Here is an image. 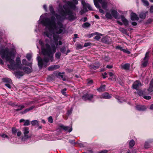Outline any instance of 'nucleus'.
Here are the masks:
<instances>
[{"label":"nucleus","instance_id":"1","mask_svg":"<svg viewBox=\"0 0 153 153\" xmlns=\"http://www.w3.org/2000/svg\"><path fill=\"white\" fill-rule=\"evenodd\" d=\"M50 11L53 15L50 18L46 17L47 13L42 14L38 21V26H36L35 31L37 32L41 30V24L45 27L43 32L45 36L51 38L52 36L48 33H53L55 30L57 33H63L65 31V26L63 25L65 19L72 21L76 19V10L77 9L76 5L71 2L68 1L63 6V10L59 5L58 10L60 15L55 13L52 5L49 7Z\"/></svg>","mask_w":153,"mask_h":153},{"label":"nucleus","instance_id":"2","mask_svg":"<svg viewBox=\"0 0 153 153\" xmlns=\"http://www.w3.org/2000/svg\"><path fill=\"white\" fill-rule=\"evenodd\" d=\"M44 31V29L42 30V35L44 37H48L51 41L48 39H46L45 45L41 40H40L39 41V44L41 46L42 53L44 56L43 59H42L38 54L37 57L38 65L40 68H42L43 67H46L49 65L48 62L50 61L51 62L53 61V55L56 51V46L58 45H61L62 44V42L61 41H59L58 43V41L59 39V34H63L65 33L66 31L65 27V31L63 33H57L55 30L53 33H50V34L52 36L51 38L44 35L43 32ZM48 33L50 34L49 33Z\"/></svg>","mask_w":153,"mask_h":153},{"label":"nucleus","instance_id":"3","mask_svg":"<svg viewBox=\"0 0 153 153\" xmlns=\"http://www.w3.org/2000/svg\"><path fill=\"white\" fill-rule=\"evenodd\" d=\"M0 55L2 59L5 58L7 61H9L10 65L7 66L10 69L13 70L18 68L22 69L21 65L20 64L21 63L20 58L17 57L16 58L15 63L13 60L14 55L12 51H9L8 48L2 49L0 50Z\"/></svg>","mask_w":153,"mask_h":153},{"label":"nucleus","instance_id":"4","mask_svg":"<svg viewBox=\"0 0 153 153\" xmlns=\"http://www.w3.org/2000/svg\"><path fill=\"white\" fill-rule=\"evenodd\" d=\"M98 2L101 4L102 7L103 9H106L107 8V0H94V3L96 7L99 9L100 13L104 14V12L103 10L100 8Z\"/></svg>","mask_w":153,"mask_h":153},{"label":"nucleus","instance_id":"5","mask_svg":"<svg viewBox=\"0 0 153 153\" xmlns=\"http://www.w3.org/2000/svg\"><path fill=\"white\" fill-rule=\"evenodd\" d=\"M22 131L24 136L22 138V140L24 143H27V139L30 138L31 137V135L29 134V128L27 127H24L23 128Z\"/></svg>","mask_w":153,"mask_h":153},{"label":"nucleus","instance_id":"6","mask_svg":"<svg viewBox=\"0 0 153 153\" xmlns=\"http://www.w3.org/2000/svg\"><path fill=\"white\" fill-rule=\"evenodd\" d=\"M81 3L83 5V9L80 11L81 15H82L86 12H87L88 11L87 8H88L90 10H92V7L90 4L86 3L83 0L82 1Z\"/></svg>","mask_w":153,"mask_h":153},{"label":"nucleus","instance_id":"7","mask_svg":"<svg viewBox=\"0 0 153 153\" xmlns=\"http://www.w3.org/2000/svg\"><path fill=\"white\" fill-rule=\"evenodd\" d=\"M149 52H147L145 56L142 61L141 66L143 67H145L147 66L148 63V61L149 59Z\"/></svg>","mask_w":153,"mask_h":153},{"label":"nucleus","instance_id":"8","mask_svg":"<svg viewBox=\"0 0 153 153\" xmlns=\"http://www.w3.org/2000/svg\"><path fill=\"white\" fill-rule=\"evenodd\" d=\"M95 95L91 94H86L82 97V99L84 100H88L90 101L94 102V100L93 99Z\"/></svg>","mask_w":153,"mask_h":153},{"label":"nucleus","instance_id":"9","mask_svg":"<svg viewBox=\"0 0 153 153\" xmlns=\"http://www.w3.org/2000/svg\"><path fill=\"white\" fill-rule=\"evenodd\" d=\"M141 85V83L139 81H136L134 82L132 85L133 88L137 90L139 87Z\"/></svg>","mask_w":153,"mask_h":153},{"label":"nucleus","instance_id":"10","mask_svg":"<svg viewBox=\"0 0 153 153\" xmlns=\"http://www.w3.org/2000/svg\"><path fill=\"white\" fill-rule=\"evenodd\" d=\"M60 126L61 128L63 129L65 131H68L69 132H70L72 130V129L71 127L65 126L63 125H62Z\"/></svg>","mask_w":153,"mask_h":153},{"label":"nucleus","instance_id":"11","mask_svg":"<svg viewBox=\"0 0 153 153\" xmlns=\"http://www.w3.org/2000/svg\"><path fill=\"white\" fill-rule=\"evenodd\" d=\"M136 109L139 111H144L146 109V106L142 105H137L136 107Z\"/></svg>","mask_w":153,"mask_h":153},{"label":"nucleus","instance_id":"12","mask_svg":"<svg viewBox=\"0 0 153 153\" xmlns=\"http://www.w3.org/2000/svg\"><path fill=\"white\" fill-rule=\"evenodd\" d=\"M148 91L150 93L153 92V78L150 81Z\"/></svg>","mask_w":153,"mask_h":153},{"label":"nucleus","instance_id":"13","mask_svg":"<svg viewBox=\"0 0 153 153\" xmlns=\"http://www.w3.org/2000/svg\"><path fill=\"white\" fill-rule=\"evenodd\" d=\"M59 66L57 65H54L48 67V70L49 71H53L59 68Z\"/></svg>","mask_w":153,"mask_h":153},{"label":"nucleus","instance_id":"14","mask_svg":"<svg viewBox=\"0 0 153 153\" xmlns=\"http://www.w3.org/2000/svg\"><path fill=\"white\" fill-rule=\"evenodd\" d=\"M111 13L112 15L115 19H118V13L116 10H111Z\"/></svg>","mask_w":153,"mask_h":153},{"label":"nucleus","instance_id":"15","mask_svg":"<svg viewBox=\"0 0 153 153\" xmlns=\"http://www.w3.org/2000/svg\"><path fill=\"white\" fill-rule=\"evenodd\" d=\"M111 97V96L108 93H105L102 94L100 97L101 98L109 99Z\"/></svg>","mask_w":153,"mask_h":153},{"label":"nucleus","instance_id":"16","mask_svg":"<svg viewBox=\"0 0 153 153\" xmlns=\"http://www.w3.org/2000/svg\"><path fill=\"white\" fill-rule=\"evenodd\" d=\"M131 18L132 20H137L139 18L137 15L135 13H132L131 14Z\"/></svg>","mask_w":153,"mask_h":153},{"label":"nucleus","instance_id":"17","mask_svg":"<svg viewBox=\"0 0 153 153\" xmlns=\"http://www.w3.org/2000/svg\"><path fill=\"white\" fill-rule=\"evenodd\" d=\"M109 76L111 77V78H109V79L112 80V81H116V76L112 72H109Z\"/></svg>","mask_w":153,"mask_h":153},{"label":"nucleus","instance_id":"18","mask_svg":"<svg viewBox=\"0 0 153 153\" xmlns=\"http://www.w3.org/2000/svg\"><path fill=\"white\" fill-rule=\"evenodd\" d=\"M100 65L99 64H92L90 66V68L91 69L96 70L98 69L100 67Z\"/></svg>","mask_w":153,"mask_h":153},{"label":"nucleus","instance_id":"19","mask_svg":"<svg viewBox=\"0 0 153 153\" xmlns=\"http://www.w3.org/2000/svg\"><path fill=\"white\" fill-rule=\"evenodd\" d=\"M94 34V35H97L95 36L94 39L97 40H99L101 38V36H102V34L98 32L95 33Z\"/></svg>","mask_w":153,"mask_h":153},{"label":"nucleus","instance_id":"20","mask_svg":"<svg viewBox=\"0 0 153 153\" xmlns=\"http://www.w3.org/2000/svg\"><path fill=\"white\" fill-rule=\"evenodd\" d=\"M121 19L123 23L126 26L128 25V21L123 16H121Z\"/></svg>","mask_w":153,"mask_h":153},{"label":"nucleus","instance_id":"21","mask_svg":"<svg viewBox=\"0 0 153 153\" xmlns=\"http://www.w3.org/2000/svg\"><path fill=\"white\" fill-rule=\"evenodd\" d=\"M15 106L18 107V108L14 109V111H19L23 109L25 107L24 105H15Z\"/></svg>","mask_w":153,"mask_h":153},{"label":"nucleus","instance_id":"22","mask_svg":"<svg viewBox=\"0 0 153 153\" xmlns=\"http://www.w3.org/2000/svg\"><path fill=\"white\" fill-rule=\"evenodd\" d=\"M122 68L125 70H129L130 67V65L128 63H126L122 65Z\"/></svg>","mask_w":153,"mask_h":153},{"label":"nucleus","instance_id":"23","mask_svg":"<svg viewBox=\"0 0 153 153\" xmlns=\"http://www.w3.org/2000/svg\"><path fill=\"white\" fill-rule=\"evenodd\" d=\"M34 108V106H32L29 108H27L25 109L24 111H22L21 112V113L22 114H25L27 113L28 111H30L32 110Z\"/></svg>","mask_w":153,"mask_h":153},{"label":"nucleus","instance_id":"24","mask_svg":"<svg viewBox=\"0 0 153 153\" xmlns=\"http://www.w3.org/2000/svg\"><path fill=\"white\" fill-rule=\"evenodd\" d=\"M22 69L26 73L29 74L31 72V68H30L27 67H25Z\"/></svg>","mask_w":153,"mask_h":153},{"label":"nucleus","instance_id":"25","mask_svg":"<svg viewBox=\"0 0 153 153\" xmlns=\"http://www.w3.org/2000/svg\"><path fill=\"white\" fill-rule=\"evenodd\" d=\"M23 75V73L20 71H17L15 73V76L17 78H20Z\"/></svg>","mask_w":153,"mask_h":153},{"label":"nucleus","instance_id":"26","mask_svg":"<svg viewBox=\"0 0 153 153\" xmlns=\"http://www.w3.org/2000/svg\"><path fill=\"white\" fill-rule=\"evenodd\" d=\"M105 85H101L100 87L97 89V90L99 92H102L104 91L105 90Z\"/></svg>","mask_w":153,"mask_h":153},{"label":"nucleus","instance_id":"27","mask_svg":"<svg viewBox=\"0 0 153 153\" xmlns=\"http://www.w3.org/2000/svg\"><path fill=\"white\" fill-rule=\"evenodd\" d=\"M2 80L4 82H6V83H12L11 80L9 78H3Z\"/></svg>","mask_w":153,"mask_h":153},{"label":"nucleus","instance_id":"28","mask_svg":"<svg viewBox=\"0 0 153 153\" xmlns=\"http://www.w3.org/2000/svg\"><path fill=\"white\" fill-rule=\"evenodd\" d=\"M102 41L104 43L108 44H110L111 42V41H110L109 39H108V38L106 37L102 39Z\"/></svg>","mask_w":153,"mask_h":153},{"label":"nucleus","instance_id":"29","mask_svg":"<svg viewBox=\"0 0 153 153\" xmlns=\"http://www.w3.org/2000/svg\"><path fill=\"white\" fill-rule=\"evenodd\" d=\"M31 123L33 126L37 125L39 126V121L36 120L32 121Z\"/></svg>","mask_w":153,"mask_h":153},{"label":"nucleus","instance_id":"30","mask_svg":"<svg viewBox=\"0 0 153 153\" xmlns=\"http://www.w3.org/2000/svg\"><path fill=\"white\" fill-rule=\"evenodd\" d=\"M135 144V142L133 140H131L129 142V147L130 148H132Z\"/></svg>","mask_w":153,"mask_h":153},{"label":"nucleus","instance_id":"31","mask_svg":"<svg viewBox=\"0 0 153 153\" xmlns=\"http://www.w3.org/2000/svg\"><path fill=\"white\" fill-rule=\"evenodd\" d=\"M143 5L146 7H149V3L147 0H141Z\"/></svg>","mask_w":153,"mask_h":153},{"label":"nucleus","instance_id":"32","mask_svg":"<svg viewBox=\"0 0 153 153\" xmlns=\"http://www.w3.org/2000/svg\"><path fill=\"white\" fill-rule=\"evenodd\" d=\"M64 73H65L64 72H63L62 73L60 72H59L58 73V74H56V75L57 78H62L63 77L62 74H64Z\"/></svg>","mask_w":153,"mask_h":153},{"label":"nucleus","instance_id":"33","mask_svg":"<svg viewBox=\"0 0 153 153\" xmlns=\"http://www.w3.org/2000/svg\"><path fill=\"white\" fill-rule=\"evenodd\" d=\"M61 55V53L60 52H57L55 54V57L56 58L59 59L60 58V56Z\"/></svg>","mask_w":153,"mask_h":153},{"label":"nucleus","instance_id":"34","mask_svg":"<svg viewBox=\"0 0 153 153\" xmlns=\"http://www.w3.org/2000/svg\"><path fill=\"white\" fill-rule=\"evenodd\" d=\"M90 26V24L88 22H86L84 23L82 25V27L84 28L89 27Z\"/></svg>","mask_w":153,"mask_h":153},{"label":"nucleus","instance_id":"35","mask_svg":"<svg viewBox=\"0 0 153 153\" xmlns=\"http://www.w3.org/2000/svg\"><path fill=\"white\" fill-rule=\"evenodd\" d=\"M105 16L107 19H111L112 17L111 14L108 12H107L105 15Z\"/></svg>","mask_w":153,"mask_h":153},{"label":"nucleus","instance_id":"36","mask_svg":"<svg viewBox=\"0 0 153 153\" xmlns=\"http://www.w3.org/2000/svg\"><path fill=\"white\" fill-rule=\"evenodd\" d=\"M119 30L120 32L123 33L125 34H126L127 33L126 30L123 28L120 27L119 28Z\"/></svg>","mask_w":153,"mask_h":153},{"label":"nucleus","instance_id":"37","mask_svg":"<svg viewBox=\"0 0 153 153\" xmlns=\"http://www.w3.org/2000/svg\"><path fill=\"white\" fill-rule=\"evenodd\" d=\"M140 17V18L144 19L146 17V13H141L139 15Z\"/></svg>","mask_w":153,"mask_h":153},{"label":"nucleus","instance_id":"38","mask_svg":"<svg viewBox=\"0 0 153 153\" xmlns=\"http://www.w3.org/2000/svg\"><path fill=\"white\" fill-rule=\"evenodd\" d=\"M60 50L62 53L65 54L66 48L65 46H63L60 48Z\"/></svg>","mask_w":153,"mask_h":153},{"label":"nucleus","instance_id":"39","mask_svg":"<svg viewBox=\"0 0 153 153\" xmlns=\"http://www.w3.org/2000/svg\"><path fill=\"white\" fill-rule=\"evenodd\" d=\"M150 147V146L149 144V143L147 142H146L145 143L144 147L145 149H148Z\"/></svg>","mask_w":153,"mask_h":153},{"label":"nucleus","instance_id":"40","mask_svg":"<svg viewBox=\"0 0 153 153\" xmlns=\"http://www.w3.org/2000/svg\"><path fill=\"white\" fill-rule=\"evenodd\" d=\"M32 57V55L31 54L27 53V54L26 58L29 61H30L31 60Z\"/></svg>","mask_w":153,"mask_h":153},{"label":"nucleus","instance_id":"41","mask_svg":"<svg viewBox=\"0 0 153 153\" xmlns=\"http://www.w3.org/2000/svg\"><path fill=\"white\" fill-rule=\"evenodd\" d=\"M30 125V121L29 120H25L24 125L25 126H28Z\"/></svg>","mask_w":153,"mask_h":153},{"label":"nucleus","instance_id":"42","mask_svg":"<svg viewBox=\"0 0 153 153\" xmlns=\"http://www.w3.org/2000/svg\"><path fill=\"white\" fill-rule=\"evenodd\" d=\"M83 46L81 45L80 44H78L76 46V49H79L82 48Z\"/></svg>","mask_w":153,"mask_h":153},{"label":"nucleus","instance_id":"43","mask_svg":"<svg viewBox=\"0 0 153 153\" xmlns=\"http://www.w3.org/2000/svg\"><path fill=\"white\" fill-rule=\"evenodd\" d=\"M22 64L24 65H29L28 64V63L27 62V61H26V60L25 59H23L22 60Z\"/></svg>","mask_w":153,"mask_h":153},{"label":"nucleus","instance_id":"44","mask_svg":"<svg viewBox=\"0 0 153 153\" xmlns=\"http://www.w3.org/2000/svg\"><path fill=\"white\" fill-rule=\"evenodd\" d=\"M73 110V108H71L70 110H69L68 111L67 114L68 116H69L71 114Z\"/></svg>","mask_w":153,"mask_h":153},{"label":"nucleus","instance_id":"45","mask_svg":"<svg viewBox=\"0 0 153 153\" xmlns=\"http://www.w3.org/2000/svg\"><path fill=\"white\" fill-rule=\"evenodd\" d=\"M48 121L51 123H52L53 121L52 117L51 116L49 117L48 118Z\"/></svg>","mask_w":153,"mask_h":153},{"label":"nucleus","instance_id":"46","mask_svg":"<svg viewBox=\"0 0 153 153\" xmlns=\"http://www.w3.org/2000/svg\"><path fill=\"white\" fill-rule=\"evenodd\" d=\"M12 131L13 134H15L17 131V129L15 128H12Z\"/></svg>","mask_w":153,"mask_h":153},{"label":"nucleus","instance_id":"47","mask_svg":"<svg viewBox=\"0 0 153 153\" xmlns=\"http://www.w3.org/2000/svg\"><path fill=\"white\" fill-rule=\"evenodd\" d=\"M66 90H67L65 88L64 89H63L61 90V92L62 94L63 95H66Z\"/></svg>","mask_w":153,"mask_h":153},{"label":"nucleus","instance_id":"48","mask_svg":"<svg viewBox=\"0 0 153 153\" xmlns=\"http://www.w3.org/2000/svg\"><path fill=\"white\" fill-rule=\"evenodd\" d=\"M12 83H6L5 84V85L8 88L10 89L11 88V84H12Z\"/></svg>","mask_w":153,"mask_h":153},{"label":"nucleus","instance_id":"49","mask_svg":"<svg viewBox=\"0 0 153 153\" xmlns=\"http://www.w3.org/2000/svg\"><path fill=\"white\" fill-rule=\"evenodd\" d=\"M91 43L90 42H86L85 43V44L84 45L83 47H86L90 46L91 45Z\"/></svg>","mask_w":153,"mask_h":153},{"label":"nucleus","instance_id":"50","mask_svg":"<svg viewBox=\"0 0 153 153\" xmlns=\"http://www.w3.org/2000/svg\"><path fill=\"white\" fill-rule=\"evenodd\" d=\"M143 97L146 100H149L151 98V96H149L144 95L143 96Z\"/></svg>","mask_w":153,"mask_h":153},{"label":"nucleus","instance_id":"51","mask_svg":"<svg viewBox=\"0 0 153 153\" xmlns=\"http://www.w3.org/2000/svg\"><path fill=\"white\" fill-rule=\"evenodd\" d=\"M116 49H118L120 50L121 51H123L122 50H123V48L121 47L120 46H116Z\"/></svg>","mask_w":153,"mask_h":153},{"label":"nucleus","instance_id":"52","mask_svg":"<svg viewBox=\"0 0 153 153\" xmlns=\"http://www.w3.org/2000/svg\"><path fill=\"white\" fill-rule=\"evenodd\" d=\"M123 51L124 53H125L127 54H130V52L128 51L127 49H123Z\"/></svg>","mask_w":153,"mask_h":153},{"label":"nucleus","instance_id":"53","mask_svg":"<svg viewBox=\"0 0 153 153\" xmlns=\"http://www.w3.org/2000/svg\"><path fill=\"white\" fill-rule=\"evenodd\" d=\"M105 61L108 62L109 60V57L108 56H105L104 58Z\"/></svg>","mask_w":153,"mask_h":153},{"label":"nucleus","instance_id":"54","mask_svg":"<svg viewBox=\"0 0 153 153\" xmlns=\"http://www.w3.org/2000/svg\"><path fill=\"white\" fill-rule=\"evenodd\" d=\"M1 136L3 138H8V137L5 134H2L1 135Z\"/></svg>","mask_w":153,"mask_h":153},{"label":"nucleus","instance_id":"55","mask_svg":"<svg viewBox=\"0 0 153 153\" xmlns=\"http://www.w3.org/2000/svg\"><path fill=\"white\" fill-rule=\"evenodd\" d=\"M43 7L44 9L45 10V12H47V5L46 4H44L43 6Z\"/></svg>","mask_w":153,"mask_h":153},{"label":"nucleus","instance_id":"56","mask_svg":"<svg viewBox=\"0 0 153 153\" xmlns=\"http://www.w3.org/2000/svg\"><path fill=\"white\" fill-rule=\"evenodd\" d=\"M108 152V151L106 150H103L101 151L99 153H107Z\"/></svg>","mask_w":153,"mask_h":153},{"label":"nucleus","instance_id":"57","mask_svg":"<svg viewBox=\"0 0 153 153\" xmlns=\"http://www.w3.org/2000/svg\"><path fill=\"white\" fill-rule=\"evenodd\" d=\"M87 18L85 17L83 19H82L81 20L83 21V22H85L87 20Z\"/></svg>","mask_w":153,"mask_h":153},{"label":"nucleus","instance_id":"58","mask_svg":"<svg viewBox=\"0 0 153 153\" xmlns=\"http://www.w3.org/2000/svg\"><path fill=\"white\" fill-rule=\"evenodd\" d=\"M79 145L80 147H83L84 146V144L81 143H79Z\"/></svg>","mask_w":153,"mask_h":153},{"label":"nucleus","instance_id":"59","mask_svg":"<svg viewBox=\"0 0 153 153\" xmlns=\"http://www.w3.org/2000/svg\"><path fill=\"white\" fill-rule=\"evenodd\" d=\"M21 134L22 133L20 131H18L17 132V135L18 137L20 136L21 135Z\"/></svg>","mask_w":153,"mask_h":153},{"label":"nucleus","instance_id":"60","mask_svg":"<svg viewBox=\"0 0 153 153\" xmlns=\"http://www.w3.org/2000/svg\"><path fill=\"white\" fill-rule=\"evenodd\" d=\"M150 11L151 13L153 12V6H152L150 7Z\"/></svg>","mask_w":153,"mask_h":153},{"label":"nucleus","instance_id":"61","mask_svg":"<svg viewBox=\"0 0 153 153\" xmlns=\"http://www.w3.org/2000/svg\"><path fill=\"white\" fill-rule=\"evenodd\" d=\"M69 142L71 144H73L75 143L74 140H69Z\"/></svg>","mask_w":153,"mask_h":153},{"label":"nucleus","instance_id":"62","mask_svg":"<svg viewBox=\"0 0 153 153\" xmlns=\"http://www.w3.org/2000/svg\"><path fill=\"white\" fill-rule=\"evenodd\" d=\"M92 83H93V81L91 80L89 81L88 82V84L89 85H91V84H92Z\"/></svg>","mask_w":153,"mask_h":153},{"label":"nucleus","instance_id":"63","mask_svg":"<svg viewBox=\"0 0 153 153\" xmlns=\"http://www.w3.org/2000/svg\"><path fill=\"white\" fill-rule=\"evenodd\" d=\"M74 3L75 4H77L78 3V1L77 0H72Z\"/></svg>","mask_w":153,"mask_h":153},{"label":"nucleus","instance_id":"64","mask_svg":"<svg viewBox=\"0 0 153 153\" xmlns=\"http://www.w3.org/2000/svg\"><path fill=\"white\" fill-rule=\"evenodd\" d=\"M106 67L108 68H112V66L111 65H108L106 66Z\"/></svg>","mask_w":153,"mask_h":153}]
</instances>
